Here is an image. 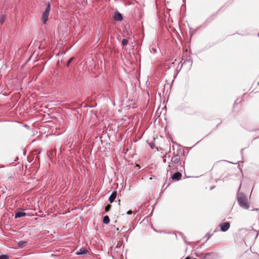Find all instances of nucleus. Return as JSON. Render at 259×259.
Here are the masks:
<instances>
[{
  "label": "nucleus",
  "instance_id": "9b49d317",
  "mask_svg": "<svg viewBox=\"0 0 259 259\" xmlns=\"http://www.w3.org/2000/svg\"><path fill=\"white\" fill-rule=\"evenodd\" d=\"M27 244L26 241H20L18 243L19 247L22 248L25 246Z\"/></svg>",
  "mask_w": 259,
  "mask_h": 259
},
{
  "label": "nucleus",
  "instance_id": "9d476101",
  "mask_svg": "<svg viewBox=\"0 0 259 259\" xmlns=\"http://www.w3.org/2000/svg\"><path fill=\"white\" fill-rule=\"evenodd\" d=\"M87 250L83 248H81L78 252H77V254H84L87 252Z\"/></svg>",
  "mask_w": 259,
  "mask_h": 259
},
{
  "label": "nucleus",
  "instance_id": "2eb2a0df",
  "mask_svg": "<svg viewBox=\"0 0 259 259\" xmlns=\"http://www.w3.org/2000/svg\"><path fill=\"white\" fill-rule=\"evenodd\" d=\"M9 256L7 254L0 255V259H9Z\"/></svg>",
  "mask_w": 259,
  "mask_h": 259
},
{
  "label": "nucleus",
  "instance_id": "ddd939ff",
  "mask_svg": "<svg viewBox=\"0 0 259 259\" xmlns=\"http://www.w3.org/2000/svg\"><path fill=\"white\" fill-rule=\"evenodd\" d=\"M5 17L4 15H2L1 16H0V23L2 25L3 24L4 21H5Z\"/></svg>",
  "mask_w": 259,
  "mask_h": 259
},
{
  "label": "nucleus",
  "instance_id": "39448f33",
  "mask_svg": "<svg viewBox=\"0 0 259 259\" xmlns=\"http://www.w3.org/2000/svg\"><path fill=\"white\" fill-rule=\"evenodd\" d=\"M182 175L181 172H176L172 176L171 179L173 181H177L180 180L182 178Z\"/></svg>",
  "mask_w": 259,
  "mask_h": 259
},
{
  "label": "nucleus",
  "instance_id": "20e7f679",
  "mask_svg": "<svg viewBox=\"0 0 259 259\" xmlns=\"http://www.w3.org/2000/svg\"><path fill=\"white\" fill-rule=\"evenodd\" d=\"M220 227L222 231L226 232L229 229L230 227V224L229 222H224L220 224Z\"/></svg>",
  "mask_w": 259,
  "mask_h": 259
},
{
  "label": "nucleus",
  "instance_id": "6ab92c4d",
  "mask_svg": "<svg viewBox=\"0 0 259 259\" xmlns=\"http://www.w3.org/2000/svg\"><path fill=\"white\" fill-rule=\"evenodd\" d=\"M126 213L127 214H131L132 213V210H128L127 211Z\"/></svg>",
  "mask_w": 259,
  "mask_h": 259
},
{
  "label": "nucleus",
  "instance_id": "dca6fc26",
  "mask_svg": "<svg viewBox=\"0 0 259 259\" xmlns=\"http://www.w3.org/2000/svg\"><path fill=\"white\" fill-rule=\"evenodd\" d=\"M74 57H71V58H70V59L68 60V61H67V64H66V66H67V67H68V66L70 65V63L72 62V61H73V60L74 59Z\"/></svg>",
  "mask_w": 259,
  "mask_h": 259
},
{
  "label": "nucleus",
  "instance_id": "4be33fe9",
  "mask_svg": "<svg viewBox=\"0 0 259 259\" xmlns=\"http://www.w3.org/2000/svg\"><path fill=\"white\" fill-rule=\"evenodd\" d=\"M156 147L157 150L159 151V149L158 148V147Z\"/></svg>",
  "mask_w": 259,
  "mask_h": 259
},
{
  "label": "nucleus",
  "instance_id": "a211bd4d",
  "mask_svg": "<svg viewBox=\"0 0 259 259\" xmlns=\"http://www.w3.org/2000/svg\"><path fill=\"white\" fill-rule=\"evenodd\" d=\"M128 151V149L127 148H123V150H122V152L125 154L126 153V152Z\"/></svg>",
  "mask_w": 259,
  "mask_h": 259
},
{
  "label": "nucleus",
  "instance_id": "6e6552de",
  "mask_svg": "<svg viewBox=\"0 0 259 259\" xmlns=\"http://www.w3.org/2000/svg\"><path fill=\"white\" fill-rule=\"evenodd\" d=\"M26 215V213L25 212H22V211H17L15 213V218L17 219V218H20L22 217H24Z\"/></svg>",
  "mask_w": 259,
  "mask_h": 259
},
{
  "label": "nucleus",
  "instance_id": "7ed1b4c3",
  "mask_svg": "<svg viewBox=\"0 0 259 259\" xmlns=\"http://www.w3.org/2000/svg\"><path fill=\"white\" fill-rule=\"evenodd\" d=\"M192 65V61L191 59H188L187 60L184 61L181 67H185L186 68L187 70L190 69L191 66Z\"/></svg>",
  "mask_w": 259,
  "mask_h": 259
},
{
  "label": "nucleus",
  "instance_id": "f8f14e48",
  "mask_svg": "<svg viewBox=\"0 0 259 259\" xmlns=\"http://www.w3.org/2000/svg\"><path fill=\"white\" fill-rule=\"evenodd\" d=\"M180 160V158L178 155H176L175 156L173 157L171 159V161L177 163Z\"/></svg>",
  "mask_w": 259,
  "mask_h": 259
},
{
  "label": "nucleus",
  "instance_id": "1a4fd4ad",
  "mask_svg": "<svg viewBox=\"0 0 259 259\" xmlns=\"http://www.w3.org/2000/svg\"><path fill=\"white\" fill-rule=\"evenodd\" d=\"M110 222L109 218L108 215H106L104 217L103 222L105 224H108Z\"/></svg>",
  "mask_w": 259,
  "mask_h": 259
},
{
  "label": "nucleus",
  "instance_id": "f257e3e1",
  "mask_svg": "<svg viewBox=\"0 0 259 259\" xmlns=\"http://www.w3.org/2000/svg\"><path fill=\"white\" fill-rule=\"evenodd\" d=\"M237 201L239 205L244 209H248L249 203L247 197L242 193H238L237 194Z\"/></svg>",
  "mask_w": 259,
  "mask_h": 259
},
{
  "label": "nucleus",
  "instance_id": "412c9836",
  "mask_svg": "<svg viewBox=\"0 0 259 259\" xmlns=\"http://www.w3.org/2000/svg\"><path fill=\"white\" fill-rule=\"evenodd\" d=\"M237 100H236L235 101V103H234L235 104H237Z\"/></svg>",
  "mask_w": 259,
  "mask_h": 259
},
{
  "label": "nucleus",
  "instance_id": "423d86ee",
  "mask_svg": "<svg viewBox=\"0 0 259 259\" xmlns=\"http://www.w3.org/2000/svg\"><path fill=\"white\" fill-rule=\"evenodd\" d=\"M114 19L117 21H121L122 20V15L118 12H116L114 14Z\"/></svg>",
  "mask_w": 259,
  "mask_h": 259
},
{
  "label": "nucleus",
  "instance_id": "5701e85b",
  "mask_svg": "<svg viewBox=\"0 0 259 259\" xmlns=\"http://www.w3.org/2000/svg\"><path fill=\"white\" fill-rule=\"evenodd\" d=\"M258 36H259V33H258Z\"/></svg>",
  "mask_w": 259,
  "mask_h": 259
},
{
  "label": "nucleus",
  "instance_id": "f3484780",
  "mask_svg": "<svg viewBox=\"0 0 259 259\" xmlns=\"http://www.w3.org/2000/svg\"><path fill=\"white\" fill-rule=\"evenodd\" d=\"M111 205L110 204H108L105 207V211H106V212L110 210V209L111 208Z\"/></svg>",
  "mask_w": 259,
  "mask_h": 259
},
{
  "label": "nucleus",
  "instance_id": "0eeeda50",
  "mask_svg": "<svg viewBox=\"0 0 259 259\" xmlns=\"http://www.w3.org/2000/svg\"><path fill=\"white\" fill-rule=\"evenodd\" d=\"M116 196H117V192L116 191H114L112 193V194L110 195L109 199L110 203H112L114 201V200L116 198Z\"/></svg>",
  "mask_w": 259,
  "mask_h": 259
},
{
  "label": "nucleus",
  "instance_id": "f03ea898",
  "mask_svg": "<svg viewBox=\"0 0 259 259\" xmlns=\"http://www.w3.org/2000/svg\"><path fill=\"white\" fill-rule=\"evenodd\" d=\"M51 10L50 3H48L45 11L43 12L42 14L41 20L43 24H45L47 23V22L48 20V17L50 14V12Z\"/></svg>",
  "mask_w": 259,
  "mask_h": 259
},
{
  "label": "nucleus",
  "instance_id": "aec40b11",
  "mask_svg": "<svg viewBox=\"0 0 259 259\" xmlns=\"http://www.w3.org/2000/svg\"><path fill=\"white\" fill-rule=\"evenodd\" d=\"M185 259H190V257L189 256H187Z\"/></svg>",
  "mask_w": 259,
  "mask_h": 259
},
{
  "label": "nucleus",
  "instance_id": "4468645a",
  "mask_svg": "<svg viewBox=\"0 0 259 259\" xmlns=\"http://www.w3.org/2000/svg\"><path fill=\"white\" fill-rule=\"evenodd\" d=\"M128 41L127 40V39H123L121 41V43H122V45L123 46H125L127 45Z\"/></svg>",
  "mask_w": 259,
  "mask_h": 259
}]
</instances>
